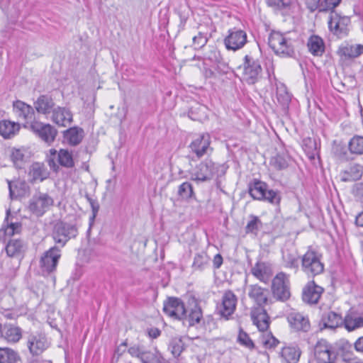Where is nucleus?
I'll return each mask as SVG.
<instances>
[{
	"label": "nucleus",
	"instance_id": "obj_1",
	"mask_svg": "<svg viewBox=\"0 0 363 363\" xmlns=\"http://www.w3.org/2000/svg\"><path fill=\"white\" fill-rule=\"evenodd\" d=\"M241 72V79L248 84H254L262 77V68L260 61L252 55H246L243 62L238 67Z\"/></svg>",
	"mask_w": 363,
	"mask_h": 363
},
{
	"label": "nucleus",
	"instance_id": "obj_2",
	"mask_svg": "<svg viewBox=\"0 0 363 363\" xmlns=\"http://www.w3.org/2000/svg\"><path fill=\"white\" fill-rule=\"evenodd\" d=\"M223 167V166L216 164L211 160L206 159L189 171L190 178L197 184L209 182L218 169Z\"/></svg>",
	"mask_w": 363,
	"mask_h": 363
},
{
	"label": "nucleus",
	"instance_id": "obj_3",
	"mask_svg": "<svg viewBox=\"0 0 363 363\" xmlns=\"http://www.w3.org/2000/svg\"><path fill=\"white\" fill-rule=\"evenodd\" d=\"M269 45L279 55L291 56L294 53V41L279 32L270 34Z\"/></svg>",
	"mask_w": 363,
	"mask_h": 363
},
{
	"label": "nucleus",
	"instance_id": "obj_4",
	"mask_svg": "<svg viewBox=\"0 0 363 363\" xmlns=\"http://www.w3.org/2000/svg\"><path fill=\"white\" fill-rule=\"evenodd\" d=\"M301 268L308 277H315L323 272L324 264L321 256L313 250L307 251L301 259Z\"/></svg>",
	"mask_w": 363,
	"mask_h": 363
},
{
	"label": "nucleus",
	"instance_id": "obj_5",
	"mask_svg": "<svg viewBox=\"0 0 363 363\" xmlns=\"http://www.w3.org/2000/svg\"><path fill=\"white\" fill-rule=\"evenodd\" d=\"M77 235V228L71 224L63 222H57L55 224L52 236L56 243L65 246L66 242L72 238Z\"/></svg>",
	"mask_w": 363,
	"mask_h": 363
},
{
	"label": "nucleus",
	"instance_id": "obj_6",
	"mask_svg": "<svg viewBox=\"0 0 363 363\" xmlns=\"http://www.w3.org/2000/svg\"><path fill=\"white\" fill-rule=\"evenodd\" d=\"M52 204L53 199L48 194L37 192L30 199L28 209L37 216H41Z\"/></svg>",
	"mask_w": 363,
	"mask_h": 363
},
{
	"label": "nucleus",
	"instance_id": "obj_7",
	"mask_svg": "<svg viewBox=\"0 0 363 363\" xmlns=\"http://www.w3.org/2000/svg\"><path fill=\"white\" fill-rule=\"evenodd\" d=\"M189 147L197 159L201 158L205 155H210L213 152V148L211 147V137L208 133L196 135Z\"/></svg>",
	"mask_w": 363,
	"mask_h": 363
},
{
	"label": "nucleus",
	"instance_id": "obj_8",
	"mask_svg": "<svg viewBox=\"0 0 363 363\" xmlns=\"http://www.w3.org/2000/svg\"><path fill=\"white\" fill-rule=\"evenodd\" d=\"M28 128L49 145L54 142L57 134V130L50 124H45L35 120L30 123Z\"/></svg>",
	"mask_w": 363,
	"mask_h": 363
},
{
	"label": "nucleus",
	"instance_id": "obj_9",
	"mask_svg": "<svg viewBox=\"0 0 363 363\" xmlns=\"http://www.w3.org/2000/svg\"><path fill=\"white\" fill-rule=\"evenodd\" d=\"M350 23V18L348 16H342L335 11L330 13L328 27L330 30L338 37L342 38L348 34Z\"/></svg>",
	"mask_w": 363,
	"mask_h": 363
},
{
	"label": "nucleus",
	"instance_id": "obj_10",
	"mask_svg": "<svg viewBox=\"0 0 363 363\" xmlns=\"http://www.w3.org/2000/svg\"><path fill=\"white\" fill-rule=\"evenodd\" d=\"M272 292L277 299L286 301L290 296L289 280L288 276L280 272L274 278L272 281Z\"/></svg>",
	"mask_w": 363,
	"mask_h": 363
},
{
	"label": "nucleus",
	"instance_id": "obj_11",
	"mask_svg": "<svg viewBox=\"0 0 363 363\" xmlns=\"http://www.w3.org/2000/svg\"><path fill=\"white\" fill-rule=\"evenodd\" d=\"M247 42L245 31L233 28L228 30V35L224 39V45L228 50H238L242 48Z\"/></svg>",
	"mask_w": 363,
	"mask_h": 363
},
{
	"label": "nucleus",
	"instance_id": "obj_12",
	"mask_svg": "<svg viewBox=\"0 0 363 363\" xmlns=\"http://www.w3.org/2000/svg\"><path fill=\"white\" fill-rule=\"evenodd\" d=\"M163 311L174 319L183 320L186 317L184 303L179 298H168L164 302Z\"/></svg>",
	"mask_w": 363,
	"mask_h": 363
},
{
	"label": "nucleus",
	"instance_id": "obj_13",
	"mask_svg": "<svg viewBox=\"0 0 363 363\" xmlns=\"http://www.w3.org/2000/svg\"><path fill=\"white\" fill-rule=\"evenodd\" d=\"M314 355L318 363H332L339 361L332 346L325 340L319 341L314 348Z\"/></svg>",
	"mask_w": 363,
	"mask_h": 363
},
{
	"label": "nucleus",
	"instance_id": "obj_14",
	"mask_svg": "<svg viewBox=\"0 0 363 363\" xmlns=\"http://www.w3.org/2000/svg\"><path fill=\"white\" fill-rule=\"evenodd\" d=\"M238 303L236 295L231 291H226L221 299V304L218 306V312L221 317L225 320L234 313Z\"/></svg>",
	"mask_w": 363,
	"mask_h": 363
},
{
	"label": "nucleus",
	"instance_id": "obj_15",
	"mask_svg": "<svg viewBox=\"0 0 363 363\" xmlns=\"http://www.w3.org/2000/svg\"><path fill=\"white\" fill-rule=\"evenodd\" d=\"M60 256V250L57 247L50 248L41 257L40 266L42 270L48 273L55 271Z\"/></svg>",
	"mask_w": 363,
	"mask_h": 363
},
{
	"label": "nucleus",
	"instance_id": "obj_16",
	"mask_svg": "<svg viewBox=\"0 0 363 363\" xmlns=\"http://www.w3.org/2000/svg\"><path fill=\"white\" fill-rule=\"evenodd\" d=\"M340 61L347 62L359 57L363 54V45L342 43L337 51Z\"/></svg>",
	"mask_w": 363,
	"mask_h": 363
},
{
	"label": "nucleus",
	"instance_id": "obj_17",
	"mask_svg": "<svg viewBox=\"0 0 363 363\" xmlns=\"http://www.w3.org/2000/svg\"><path fill=\"white\" fill-rule=\"evenodd\" d=\"M55 159H57L59 164L63 167L69 168L74 165L72 155L67 150L61 149L57 152L55 149H50L48 162L50 167L54 169L57 167Z\"/></svg>",
	"mask_w": 363,
	"mask_h": 363
},
{
	"label": "nucleus",
	"instance_id": "obj_18",
	"mask_svg": "<svg viewBox=\"0 0 363 363\" xmlns=\"http://www.w3.org/2000/svg\"><path fill=\"white\" fill-rule=\"evenodd\" d=\"M13 108L18 118L26 123V128H28L30 123L35 121V112L31 106L18 100L13 102Z\"/></svg>",
	"mask_w": 363,
	"mask_h": 363
},
{
	"label": "nucleus",
	"instance_id": "obj_19",
	"mask_svg": "<svg viewBox=\"0 0 363 363\" xmlns=\"http://www.w3.org/2000/svg\"><path fill=\"white\" fill-rule=\"evenodd\" d=\"M324 289L313 281H309L303 288L302 299L308 304H315L319 301Z\"/></svg>",
	"mask_w": 363,
	"mask_h": 363
},
{
	"label": "nucleus",
	"instance_id": "obj_20",
	"mask_svg": "<svg viewBox=\"0 0 363 363\" xmlns=\"http://www.w3.org/2000/svg\"><path fill=\"white\" fill-rule=\"evenodd\" d=\"M251 318L259 331L264 332L269 328V317L263 307L254 308L251 311Z\"/></svg>",
	"mask_w": 363,
	"mask_h": 363
},
{
	"label": "nucleus",
	"instance_id": "obj_21",
	"mask_svg": "<svg viewBox=\"0 0 363 363\" xmlns=\"http://www.w3.org/2000/svg\"><path fill=\"white\" fill-rule=\"evenodd\" d=\"M72 119V113L67 108L57 106L52 110V120L59 126L66 127L69 125Z\"/></svg>",
	"mask_w": 363,
	"mask_h": 363
},
{
	"label": "nucleus",
	"instance_id": "obj_22",
	"mask_svg": "<svg viewBox=\"0 0 363 363\" xmlns=\"http://www.w3.org/2000/svg\"><path fill=\"white\" fill-rule=\"evenodd\" d=\"M287 320L291 327L297 331L307 332L311 328L308 318L300 313L292 312L289 313Z\"/></svg>",
	"mask_w": 363,
	"mask_h": 363
},
{
	"label": "nucleus",
	"instance_id": "obj_23",
	"mask_svg": "<svg viewBox=\"0 0 363 363\" xmlns=\"http://www.w3.org/2000/svg\"><path fill=\"white\" fill-rule=\"evenodd\" d=\"M362 174L363 166L357 163H352L340 172V177L342 182H351L360 179Z\"/></svg>",
	"mask_w": 363,
	"mask_h": 363
},
{
	"label": "nucleus",
	"instance_id": "obj_24",
	"mask_svg": "<svg viewBox=\"0 0 363 363\" xmlns=\"http://www.w3.org/2000/svg\"><path fill=\"white\" fill-rule=\"evenodd\" d=\"M0 334L1 337L10 344L18 342L22 337L21 329L11 324L4 325V327L1 326Z\"/></svg>",
	"mask_w": 363,
	"mask_h": 363
},
{
	"label": "nucleus",
	"instance_id": "obj_25",
	"mask_svg": "<svg viewBox=\"0 0 363 363\" xmlns=\"http://www.w3.org/2000/svg\"><path fill=\"white\" fill-rule=\"evenodd\" d=\"M248 296L257 303L258 306L262 307L267 303L269 291L257 284L250 285L248 286Z\"/></svg>",
	"mask_w": 363,
	"mask_h": 363
},
{
	"label": "nucleus",
	"instance_id": "obj_26",
	"mask_svg": "<svg viewBox=\"0 0 363 363\" xmlns=\"http://www.w3.org/2000/svg\"><path fill=\"white\" fill-rule=\"evenodd\" d=\"M28 174L33 182H43L49 177L50 172L43 163L35 162L30 167Z\"/></svg>",
	"mask_w": 363,
	"mask_h": 363
},
{
	"label": "nucleus",
	"instance_id": "obj_27",
	"mask_svg": "<svg viewBox=\"0 0 363 363\" xmlns=\"http://www.w3.org/2000/svg\"><path fill=\"white\" fill-rule=\"evenodd\" d=\"M55 103L51 96L48 95H41L34 102V107L38 113L41 114H48L55 108Z\"/></svg>",
	"mask_w": 363,
	"mask_h": 363
},
{
	"label": "nucleus",
	"instance_id": "obj_28",
	"mask_svg": "<svg viewBox=\"0 0 363 363\" xmlns=\"http://www.w3.org/2000/svg\"><path fill=\"white\" fill-rule=\"evenodd\" d=\"M28 347L33 355H38L46 349L47 343L43 337L30 335L28 340Z\"/></svg>",
	"mask_w": 363,
	"mask_h": 363
},
{
	"label": "nucleus",
	"instance_id": "obj_29",
	"mask_svg": "<svg viewBox=\"0 0 363 363\" xmlns=\"http://www.w3.org/2000/svg\"><path fill=\"white\" fill-rule=\"evenodd\" d=\"M321 323L325 328L335 329L343 324V319L341 315L329 311L322 316Z\"/></svg>",
	"mask_w": 363,
	"mask_h": 363
},
{
	"label": "nucleus",
	"instance_id": "obj_30",
	"mask_svg": "<svg viewBox=\"0 0 363 363\" xmlns=\"http://www.w3.org/2000/svg\"><path fill=\"white\" fill-rule=\"evenodd\" d=\"M26 250V245L23 240L13 239L9 241L6 246V252L8 256L18 257Z\"/></svg>",
	"mask_w": 363,
	"mask_h": 363
},
{
	"label": "nucleus",
	"instance_id": "obj_31",
	"mask_svg": "<svg viewBox=\"0 0 363 363\" xmlns=\"http://www.w3.org/2000/svg\"><path fill=\"white\" fill-rule=\"evenodd\" d=\"M307 46L309 52L314 56H321L325 52V44L323 39L318 35L309 38Z\"/></svg>",
	"mask_w": 363,
	"mask_h": 363
},
{
	"label": "nucleus",
	"instance_id": "obj_32",
	"mask_svg": "<svg viewBox=\"0 0 363 363\" xmlns=\"http://www.w3.org/2000/svg\"><path fill=\"white\" fill-rule=\"evenodd\" d=\"M301 351L297 346H287L282 348L281 357L286 363H297Z\"/></svg>",
	"mask_w": 363,
	"mask_h": 363
},
{
	"label": "nucleus",
	"instance_id": "obj_33",
	"mask_svg": "<svg viewBox=\"0 0 363 363\" xmlns=\"http://www.w3.org/2000/svg\"><path fill=\"white\" fill-rule=\"evenodd\" d=\"M251 271L256 278L263 282H267L271 276L270 268L264 262H257Z\"/></svg>",
	"mask_w": 363,
	"mask_h": 363
},
{
	"label": "nucleus",
	"instance_id": "obj_34",
	"mask_svg": "<svg viewBox=\"0 0 363 363\" xmlns=\"http://www.w3.org/2000/svg\"><path fill=\"white\" fill-rule=\"evenodd\" d=\"M210 258L207 253L201 252L194 255L191 268L194 271L203 272L209 267Z\"/></svg>",
	"mask_w": 363,
	"mask_h": 363
},
{
	"label": "nucleus",
	"instance_id": "obj_35",
	"mask_svg": "<svg viewBox=\"0 0 363 363\" xmlns=\"http://www.w3.org/2000/svg\"><path fill=\"white\" fill-rule=\"evenodd\" d=\"M20 129L18 123L10 121H0V135L4 138H10L16 135Z\"/></svg>",
	"mask_w": 363,
	"mask_h": 363
},
{
	"label": "nucleus",
	"instance_id": "obj_36",
	"mask_svg": "<svg viewBox=\"0 0 363 363\" xmlns=\"http://www.w3.org/2000/svg\"><path fill=\"white\" fill-rule=\"evenodd\" d=\"M291 157L287 153L278 154L270 160V165L277 170H282L289 167Z\"/></svg>",
	"mask_w": 363,
	"mask_h": 363
},
{
	"label": "nucleus",
	"instance_id": "obj_37",
	"mask_svg": "<svg viewBox=\"0 0 363 363\" xmlns=\"http://www.w3.org/2000/svg\"><path fill=\"white\" fill-rule=\"evenodd\" d=\"M83 133L84 131L82 128L74 127L67 130L64 135L70 145H77L82 140Z\"/></svg>",
	"mask_w": 363,
	"mask_h": 363
},
{
	"label": "nucleus",
	"instance_id": "obj_38",
	"mask_svg": "<svg viewBox=\"0 0 363 363\" xmlns=\"http://www.w3.org/2000/svg\"><path fill=\"white\" fill-rule=\"evenodd\" d=\"M343 324L348 331H352L363 327V317L354 314H347L343 320Z\"/></svg>",
	"mask_w": 363,
	"mask_h": 363
},
{
	"label": "nucleus",
	"instance_id": "obj_39",
	"mask_svg": "<svg viewBox=\"0 0 363 363\" xmlns=\"http://www.w3.org/2000/svg\"><path fill=\"white\" fill-rule=\"evenodd\" d=\"M21 359L16 352L9 347H0V363H18Z\"/></svg>",
	"mask_w": 363,
	"mask_h": 363
},
{
	"label": "nucleus",
	"instance_id": "obj_40",
	"mask_svg": "<svg viewBox=\"0 0 363 363\" xmlns=\"http://www.w3.org/2000/svg\"><path fill=\"white\" fill-rule=\"evenodd\" d=\"M266 189V184L257 181L255 182L254 184L250 186L249 193L254 199L262 200L264 197Z\"/></svg>",
	"mask_w": 363,
	"mask_h": 363
},
{
	"label": "nucleus",
	"instance_id": "obj_41",
	"mask_svg": "<svg viewBox=\"0 0 363 363\" xmlns=\"http://www.w3.org/2000/svg\"><path fill=\"white\" fill-rule=\"evenodd\" d=\"M303 148L310 160H314L318 155V145L314 139L311 138L303 139Z\"/></svg>",
	"mask_w": 363,
	"mask_h": 363
},
{
	"label": "nucleus",
	"instance_id": "obj_42",
	"mask_svg": "<svg viewBox=\"0 0 363 363\" xmlns=\"http://www.w3.org/2000/svg\"><path fill=\"white\" fill-rule=\"evenodd\" d=\"M348 147L352 154L363 155V136L354 135L348 143Z\"/></svg>",
	"mask_w": 363,
	"mask_h": 363
},
{
	"label": "nucleus",
	"instance_id": "obj_43",
	"mask_svg": "<svg viewBox=\"0 0 363 363\" xmlns=\"http://www.w3.org/2000/svg\"><path fill=\"white\" fill-rule=\"evenodd\" d=\"M250 218V220L248 221L245 227V232L247 234L257 235L262 228V223L256 216L251 215Z\"/></svg>",
	"mask_w": 363,
	"mask_h": 363
},
{
	"label": "nucleus",
	"instance_id": "obj_44",
	"mask_svg": "<svg viewBox=\"0 0 363 363\" xmlns=\"http://www.w3.org/2000/svg\"><path fill=\"white\" fill-rule=\"evenodd\" d=\"M282 257L284 266L286 267L293 269L295 272L298 270L299 265V257L296 253L284 252Z\"/></svg>",
	"mask_w": 363,
	"mask_h": 363
},
{
	"label": "nucleus",
	"instance_id": "obj_45",
	"mask_svg": "<svg viewBox=\"0 0 363 363\" xmlns=\"http://www.w3.org/2000/svg\"><path fill=\"white\" fill-rule=\"evenodd\" d=\"M202 318L203 313L201 308L200 306L196 305L193 308H191L189 315H186V317H184V319H186L189 322V325L190 326H193L199 323Z\"/></svg>",
	"mask_w": 363,
	"mask_h": 363
},
{
	"label": "nucleus",
	"instance_id": "obj_46",
	"mask_svg": "<svg viewBox=\"0 0 363 363\" xmlns=\"http://www.w3.org/2000/svg\"><path fill=\"white\" fill-rule=\"evenodd\" d=\"M169 349L172 354L175 357H178L180 356L183 350H184V344L180 337H174L171 340Z\"/></svg>",
	"mask_w": 363,
	"mask_h": 363
},
{
	"label": "nucleus",
	"instance_id": "obj_47",
	"mask_svg": "<svg viewBox=\"0 0 363 363\" xmlns=\"http://www.w3.org/2000/svg\"><path fill=\"white\" fill-rule=\"evenodd\" d=\"M208 59L212 62H217V69L222 74H227L228 72L229 67L225 62H221L219 61L220 53L217 50L211 51L210 55H208Z\"/></svg>",
	"mask_w": 363,
	"mask_h": 363
},
{
	"label": "nucleus",
	"instance_id": "obj_48",
	"mask_svg": "<svg viewBox=\"0 0 363 363\" xmlns=\"http://www.w3.org/2000/svg\"><path fill=\"white\" fill-rule=\"evenodd\" d=\"M179 196L184 199H189L194 196L193 186L188 182H183L178 189Z\"/></svg>",
	"mask_w": 363,
	"mask_h": 363
},
{
	"label": "nucleus",
	"instance_id": "obj_49",
	"mask_svg": "<svg viewBox=\"0 0 363 363\" xmlns=\"http://www.w3.org/2000/svg\"><path fill=\"white\" fill-rule=\"evenodd\" d=\"M267 4L269 6L279 10H289L292 0H267Z\"/></svg>",
	"mask_w": 363,
	"mask_h": 363
},
{
	"label": "nucleus",
	"instance_id": "obj_50",
	"mask_svg": "<svg viewBox=\"0 0 363 363\" xmlns=\"http://www.w3.org/2000/svg\"><path fill=\"white\" fill-rule=\"evenodd\" d=\"M238 342L240 345H242L247 348L251 349V348L254 347V343H253L252 340L250 339L248 334L247 333H245L241 328L239 330V334L238 336Z\"/></svg>",
	"mask_w": 363,
	"mask_h": 363
},
{
	"label": "nucleus",
	"instance_id": "obj_51",
	"mask_svg": "<svg viewBox=\"0 0 363 363\" xmlns=\"http://www.w3.org/2000/svg\"><path fill=\"white\" fill-rule=\"evenodd\" d=\"M264 194V197L263 198L264 200L267 201L272 204H279L280 203L281 196L277 191L266 189Z\"/></svg>",
	"mask_w": 363,
	"mask_h": 363
},
{
	"label": "nucleus",
	"instance_id": "obj_52",
	"mask_svg": "<svg viewBox=\"0 0 363 363\" xmlns=\"http://www.w3.org/2000/svg\"><path fill=\"white\" fill-rule=\"evenodd\" d=\"M147 352V351L143 350L141 347L137 345L132 346L128 349V353L132 357L138 358L142 362V363L144 362Z\"/></svg>",
	"mask_w": 363,
	"mask_h": 363
},
{
	"label": "nucleus",
	"instance_id": "obj_53",
	"mask_svg": "<svg viewBox=\"0 0 363 363\" xmlns=\"http://www.w3.org/2000/svg\"><path fill=\"white\" fill-rule=\"evenodd\" d=\"M208 42V38L206 34L201 32L193 38V46L195 49L203 48Z\"/></svg>",
	"mask_w": 363,
	"mask_h": 363
},
{
	"label": "nucleus",
	"instance_id": "obj_54",
	"mask_svg": "<svg viewBox=\"0 0 363 363\" xmlns=\"http://www.w3.org/2000/svg\"><path fill=\"white\" fill-rule=\"evenodd\" d=\"M143 363H163V359L157 351L155 352L147 351Z\"/></svg>",
	"mask_w": 363,
	"mask_h": 363
},
{
	"label": "nucleus",
	"instance_id": "obj_55",
	"mask_svg": "<svg viewBox=\"0 0 363 363\" xmlns=\"http://www.w3.org/2000/svg\"><path fill=\"white\" fill-rule=\"evenodd\" d=\"M11 160L17 168H21L24 155L20 150H13L11 155Z\"/></svg>",
	"mask_w": 363,
	"mask_h": 363
},
{
	"label": "nucleus",
	"instance_id": "obj_56",
	"mask_svg": "<svg viewBox=\"0 0 363 363\" xmlns=\"http://www.w3.org/2000/svg\"><path fill=\"white\" fill-rule=\"evenodd\" d=\"M18 223H11L6 228L0 229V239L4 238L6 236H11L14 234L16 230L18 228Z\"/></svg>",
	"mask_w": 363,
	"mask_h": 363
},
{
	"label": "nucleus",
	"instance_id": "obj_57",
	"mask_svg": "<svg viewBox=\"0 0 363 363\" xmlns=\"http://www.w3.org/2000/svg\"><path fill=\"white\" fill-rule=\"evenodd\" d=\"M341 0H324L320 4V11L332 10L339 5Z\"/></svg>",
	"mask_w": 363,
	"mask_h": 363
},
{
	"label": "nucleus",
	"instance_id": "obj_58",
	"mask_svg": "<svg viewBox=\"0 0 363 363\" xmlns=\"http://www.w3.org/2000/svg\"><path fill=\"white\" fill-rule=\"evenodd\" d=\"M262 342L266 348H272L278 344V340L271 334L269 333L267 337H263Z\"/></svg>",
	"mask_w": 363,
	"mask_h": 363
},
{
	"label": "nucleus",
	"instance_id": "obj_59",
	"mask_svg": "<svg viewBox=\"0 0 363 363\" xmlns=\"http://www.w3.org/2000/svg\"><path fill=\"white\" fill-rule=\"evenodd\" d=\"M86 198L89 201L92 210V216L90 218V220L91 221H93L99 210V204L96 200L91 199L88 195L86 196Z\"/></svg>",
	"mask_w": 363,
	"mask_h": 363
},
{
	"label": "nucleus",
	"instance_id": "obj_60",
	"mask_svg": "<svg viewBox=\"0 0 363 363\" xmlns=\"http://www.w3.org/2000/svg\"><path fill=\"white\" fill-rule=\"evenodd\" d=\"M320 0H304L305 4L308 9L311 12L315 11L318 9L320 11Z\"/></svg>",
	"mask_w": 363,
	"mask_h": 363
},
{
	"label": "nucleus",
	"instance_id": "obj_61",
	"mask_svg": "<svg viewBox=\"0 0 363 363\" xmlns=\"http://www.w3.org/2000/svg\"><path fill=\"white\" fill-rule=\"evenodd\" d=\"M146 333L151 339H156L161 335V330L155 327L148 328L146 330Z\"/></svg>",
	"mask_w": 363,
	"mask_h": 363
},
{
	"label": "nucleus",
	"instance_id": "obj_62",
	"mask_svg": "<svg viewBox=\"0 0 363 363\" xmlns=\"http://www.w3.org/2000/svg\"><path fill=\"white\" fill-rule=\"evenodd\" d=\"M277 99L280 103L285 104L290 101V96L286 91H284L283 94L279 93L277 94Z\"/></svg>",
	"mask_w": 363,
	"mask_h": 363
},
{
	"label": "nucleus",
	"instance_id": "obj_63",
	"mask_svg": "<svg viewBox=\"0 0 363 363\" xmlns=\"http://www.w3.org/2000/svg\"><path fill=\"white\" fill-rule=\"evenodd\" d=\"M354 347L357 352L363 353V336L359 337L354 342Z\"/></svg>",
	"mask_w": 363,
	"mask_h": 363
},
{
	"label": "nucleus",
	"instance_id": "obj_64",
	"mask_svg": "<svg viewBox=\"0 0 363 363\" xmlns=\"http://www.w3.org/2000/svg\"><path fill=\"white\" fill-rule=\"evenodd\" d=\"M354 191L357 196L363 199V182L356 184Z\"/></svg>",
	"mask_w": 363,
	"mask_h": 363
}]
</instances>
